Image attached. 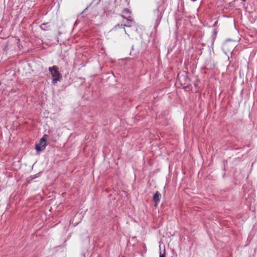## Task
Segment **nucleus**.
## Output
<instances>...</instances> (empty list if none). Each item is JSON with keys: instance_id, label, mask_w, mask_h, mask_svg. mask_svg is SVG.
I'll return each mask as SVG.
<instances>
[{"instance_id": "13", "label": "nucleus", "mask_w": 257, "mask_h": 257, "mask_svg": "<svg viewBox=\"0 0 257 257\" xmlns=\"http://www.w3.org/2000/svg\"><path fill=\"white\" fill-rule=\"evenodd\" d=\"M130 0H125V2L126 3L127 5H129Z\"/></svg>"}, {"instance_id": "6", "label": "nucleus", "mask_w": 257, "mask_h": 257, "mask_svg": "<svg viewBox=\"0 0 257 257\" xmlns=\"http://www.w3.org/2000/svg\"><path fill=\"white\" fill-rule=\"evenodd\" d=\"M50 28V25L49 23H43L40 26V28L42 30L47 31Z\"/></svg>"}, {"instance_id": "11", "label": "nucleus", "mask_w": 257, "mask_h": 257, "mask_svg": "<svg viewBox=\"0 0 257 257\" xmlns=\"http://www.w3.org/2000/svg\"><path fill=\"white\" fill-rule=\"evenodd\" d=\"M165 250H164V253L163 254H161L160 253V257H165Z\"/></svg>"}, {"instance_id": "7", "label": "nucleus", "mask_w": 257, "mask_h": 257, "mask_svg": "<svg viewBox=\"0 0 257 257\" xmlns=\"http://www.w3.org/2000/svg\"><path fill=\"white\" fill-rule=\"evenodd\" d=\"M41 174V172H39L37 173L36 174L31 175L29 178L27 179V181L28 183H30V181H32L33 180L39 177L40 176V174Z\"/></svg>"}, {"instance_id": "4", "label": "nucleus", "mask_w": 257, "mask_h": 257, "mask_svg": "<svg viewBox=\"0 0 257 257\" xmlns=\"http://www.w3.org/2000/svg\"><path fill=\"white\" fill-rule=\"evenodd\" d=\"M122 15H121L120 16L126 20L127 22H133V20L132 19V17H131V14H132V12L131 11L127 9V8H125L123 11H122Z\"/></svg>"}, {"instance_id": "17", "label": "nucleus", "mask_w": 257, "mask_h": 257, "mask_svg": "<svg viewBox=\"0 0 257 257\" xmlns=\"http://www.w3.org/2000/svg\"><path fill=\"white\" fill-rule=\"evenodd\" d=\"M81 257H85V254L84 253H82Z\"/></svg>"}, {"instance_id": "2", "label": "nucleus", "mask_w": 257, "mask_h": 257, "mask_svg": "<svg viewBox=\"0 0 257 257\" xmlns=\"http://www.w3.org/2000/svg\"><path fill=\"white\" fill-rule=\"evenodd\" d=\"M49 71L53 77V84H55L58 81H60L62 79V75L59 71L57 66H53L52 67H50L49 68Z\"/></svg>"}, {"instance_id": "18", "label": "nucleus", "mask_w": 257, "mask_h": 257, "mask_svg": "<svg viewBox=\"0 0 257 257\" xmlns=\"http://www.w3.org/2000/svg\"><path fill=\"white\" fill-rule=\"evenodd\" d=\"M127 22V25H131L130 24H131L132 22Z\"/></svg>"}, {"instance_id": "15", "label": "nucleus", "mask_w": 257, "mask_h": 257, "mask_svg": "<svg viewBox=\"0 0 257 257\" xmlns=\"http://www.w3.org/2000/svg\"><path fill=\"white\" fill-rule=\"evenodd\" d=\"M177 78H178V80L181 81L180 77H179V74L178 75Z\"/></svg>"}, {"instance_id": "19", "label": "nucleus", "mask_w": 257, "mask_h": 257, "mask_svg": "<svg viewBox=\"0 0 257 257\" xmlns=\"http://www.w3.org/2000/svg\"><path fill=\"white\" fill-rule=\"evenodd\" d=\"M20 41V39H17V41Z\"/></svg>"}, {"instance_id": "8", "label": "nucleus", "mask_w": 257, "mask_h": 257, "mask_svg": "<svg viewBox=\"0 0 257 257\" xmlns=\"http://www.w3.org/2000/svg\"><path fill=\"white\" fill-rule=\"evenodd\" d=\"M218 33V31L216 30V29H214L213 30L212 34L211 36V39H212V45H213V43L216 38V35Z\"/></svg>"}, {"instance_id": "12", "label": "nucleus", "mask_w": 257, "mask_h": 257, "mask_svg": "<svg viewBox=\"0 0 257 257\" xmlns=\"http://www.w3.org/2000/svg\"><path fill=\"white\" fill-rule=\"evenodd\" d=\"M217 25H218V21H216L215 22V23L213 25V27H216L217 26Z\"/></svg>"}, {"instance_id": "3", "label": "nucleus", "mask_w": 257, "mask_h": 257, "mask_svg": "<svg viewBox=\"0 0 257 257\" xmlns=\"http://www.w3.org/2000/svg\"><path fill=\"white\" fill-rule=\"evenodd\" d=\"M48 138L47 135H44L40 139L39 143L35 145V149L37 152H40L45 149L46 147V140Z\"/></svg>"}, {"instance_id": "20", "label": "nucleus", "mask_w": 257, "mask_h": 257, "mask_svg": "<svg viewBox=\"0 0 257 257\" xmlns=\"http://www.w3.org/2000/svg\"><path fill=\"white\" fill-rule=\"evenodd\" d=\"M159 0H155V2H156V1H159Z\"/></svg>"}, {"instance_id": "21", "label": "nucleus", "mask_w": 257, "mask_h": 257, "mask_svg": "<svg viewBox=\"0 0 257 257\" xmlns=\"http://www.w3.org/2000/svg\"><path fill=\"white\" fill-rule=\"evenodd\" d=\"M1 85V83L0 82V85Z\"/></svg>"}, {"instance_id": "5", "label": "nucleus", "mask_w": 257, "mask_h": 257, "mask_svg": "<svg viewBox=\"0 0 257 257\" xmlns=\"http://www.w3.org/2000/svg\"><path fill=\"white\" fill-rule=\"evenodd\" d=\"M161 194L159 191H157L153 195V200L155 202V207H157L160 201Z\"/></svg>"}, {"instance_id": "9", "label": "nucleus", "mask_w": 257, "mask_h": 257, "mask_svg": "<svg viewBox=\"0 0 257 257\" xmlns=\"http://www.w3.org/2000/svg\"><path fill=\"white\" fill-rule=\"evenodd\" d=\"M132 26L131 25H119V24H117L116 25H115L113 28L112 29V30H116L118 28H124V27H131Z\"/></svg>"}, {"instance_id": "10", "label": "nucleus", "mask_w": 257, "mask_h": 257, "mask_svg": "<svg viewBox=\"0 0 257 257\" xmlns=\"http://www.w3.org/2000/svg\"><path fill=\"white\" fill-rule=\"evenodd\" d=\"M240 2L241 5L244 8L245 6V0H239Z\"/></svg>"}, {"instance_id": "16", "label": "nucleus", "mask_w": 257, "mask_h": 257, "mask_svg": "<svg viewBox=\"0 0 257 257\" xmlns=\"http://www.w3.org/2000/svg\"><path fill=\"white\" fill-rule=\"evenodd\" d=\"M114 3H115V7L116 8L117 7V5L115 4L116 2V0H114Z\"/></svg>"}, {"instance_id": "14", "label": "nucleus", "mask_w": 257, "mask_h": 257, "mask_svg": "<svg viewBox=\"0 0 257 257\" xmlns=\"http://www.w3.org/2000/svg\"><path fill=\"white\" fill-rule=\"evenodd\" d=\"M88 8V7H87L83 11V12H82V13H84Z\"/></svg>"}, {"instance_id": "1", "label": "nucleus", "mask_w": 257, "mask_h": 257, "mask_svg": "<svg viewBox=\"0 0 257 257\" xmlns=\"http://www.w3.org/2000/svg\"><path fill=\"white\" fill-rule=\"evenodd\" d=\"M156 7L153 11L152 19L154 22V41L157 37L158 28L162 21L164 13L167 8L166 0L156 1Z\"/></svg>"}]
</instances>
